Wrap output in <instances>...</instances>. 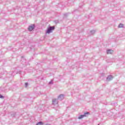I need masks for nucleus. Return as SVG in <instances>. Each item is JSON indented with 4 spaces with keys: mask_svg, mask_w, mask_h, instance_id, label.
Returning <instances> with one entry per match:
<instances>
[{
    "mask_svg": "<svg viewBox=\"0 0 125 125\" xmlns=\"http://www.w3.org/2000/svg\"><path fill=\"white\" fill-rule=\"evenodd\" d=\"M55 30V26H50L49 27L47 28V29L46 31V33L47 34H50V33H52V31H54Z\"/></svg>",
    "mask_w": 125,
    "mask_h": 125,
    "instance_id": "f257e3e1",
    "label": "nucleus"
},
{
    "mask_svg": "<svg viewBox=\"0 0 125 125\" xmlns=\"http://www.w3.org/2000/svg\"><path fill=\"white\" fill-rule=\"evenodd\" d=\"M95 30H91L90 31V35H94V34H95Z\"/></svg>",
    "mask_w": 125,
    "mask_h": 125,
    "instance_id": "6e6552de",
    "label": "nucleus"
},
{
    "mask_svg": "<svg viewBox=\"0 0 125 125\" xmlns=\"http://www.w3.org/2000/svg\"><path fill=\"white\" fill-rule=\"evenodd\" d=\"M52 103L53 105H56L58 104V99H54L52 100Z\"/></svg>",
    "mask_w": 125,
    "mask_h": 125,
    "instance_id": "39448f33",
    "label": "nucleus"
},
{
    "mask_svg": "<svg viewBox=\"0 0 125 125\" xmlns=\"http://www.w3.org/2000/svg\"><path fill=\"white\" fill-rule=\"evenodd\" d=\"M35 27H36V25L31 24L29 26L28 29V30H29L30 32H31V31H33V30L35 29Z\"/></svg>",
    "mask_w": 125,
    "mask_h": 125,
    "instance_id": "f03ea898",
    "label": "nucleus"
},
{
    "mask_svg": "<svg viewBox=\"0 0 125 125\" xmlns=\"http://www.w3.org/2000/svg\"><path fill=\"white\" fill-rule=\"evenodd\" d=\"M119 28H124V24L123 23H120L119 25Z\"/></svg>",
    "mask_w": 125,
    "mask_h": 125,
    "instance_id": "9b49d317",
    "label": "nucleus"
},
{
    "mask_svg": "<svg viewBox=\"0 0 125 125\" xmlns=\"http://www.w3.org/2000/svg\"><path fill=\"white\" fill-rule=\"evenodd\" d=\"M83 118H84V116L83 115H81L78 117V119L79 120H81L82 119H83Z\"/></svg>",
    "mask_w": 125,
    "mask_h": 125,
    "instance_id": "1a4fd4ad",
    "label": "nucleus"
},
{
    "mask_svg": "<svg viewBox=\"0 0 125 125\" xmlns=\"http://www.w3.org/2000/svg\"><path fill=\"white\" fill-rule=\"evenodd\" d=\"M55 23H56V24H57V23H59V21H55Z\"/></svg>",
    "mask_w": 125,
    "mask_h": 125,
    "instance_id": "f3484780",
    "label": "nucleus"
},
{
    "mask_svg": "<svg viewBox=\"0 0 125 125\" xmlns=\"http://www.w3.org/2000/svg\"><path fill=\"white\" fill-rule=\"evenodd\" d=\"M68 13H64V14H63V15H64V16H68Z\"/></svg>",
    "mask_w": 125,
    "mask_h": 125,
    "instance_id": "dca6fc26",
    "label": "nucleus"
},
{
    "mask_svg": "<svg viewBox=\"0 0 125 125\" xmlns=\"http://www.w3.org/2000/svg\"><path fill=\"white\" fill-rule=\"evenodd\" d=\"M88 115H89V112H86L84 113L83 114L84 117H87Z\"/></svg>",
    "mask_w": 125,
    "mask_h": 125,
    "instance_id": "9d476101",
    "label": "nucleus"
},
{
    "mask_svg": "<svg viewBox=\"0 0 125 125\" xmlns=\"http://www.w3.org/2000/svg\"><path fill=\"white\" fill-rule=\"evenodd\" d=\"M114 52V51L113 50L111 49H108L107 50V54H112Z\"/></svg>",
    "mask_w": 125,
    "mask_h": 125,
    "instance_id": "0eeeda50",
    "label": "nucleus"
},
{
    "mask_svg": "<svg viewBox=\"0 0 125 125\" xmlns=\"http://www.w3.org/2000/svg\"><path fill=\"white\" fill-rule=\"evenodd\" d=\"M21 62H22V64H26V60H25V58L23 56L21 57Z\"/></svg>",
    "mask_w": 125,
    "mask_h": 125,
    "instance_id": "423d86ee",
    "label": "nucleus"
},
{
    "mask_svg": "<svg viewBox=\"0 0 125 125\" xmlns=\"http://www.w3.org/2000/svg\"><path fill=\"white\" fill-rule=\"evenodd\" d=\"M64 99V95L63 94H60L58 97V100H60V101H62Z\"/></svg>",
    "mask_w": 125,
    "mask_h": 125,
    "instance_id": "20e7f679",
    "label": "nucleus"
},
{
    "mask_svg": "<svg viewBox=\"0 0 125 125\" xmlns=\"http://www.w3.org/2000/svg\"><path fill=\"white\" fill-rule=\"evenodd\" d=\"M16 115V113H15L14 114V115H13V117H15V115Z\"/></svg>",
    "mask_w": 125,
    "mask_h": 125,
    "instance_id": "a211bd4d",
    "label": "nucleus"
},
{
    "mask_svg": "<svg viewBox=\"0 0 125 125\" xmlns=\"http://www.w3.org/2000/svg\"><path fill=\"white\" fill-rule=\"evenodd\" d=\"M43 125V123L42 122H38L36 125Z\"/></svg>",
    "mask_w": 125,
    "mask_h": 125,
    "instance_id": "f8f14e48",
    "label": "nucleus"
},
{
    "mask_svg": "<svg viewBox=\"0 0 125 125\" xmlns=\"http://www.w3.org/2000/svg\"><path fill=\"white\" fill-rule=\"evenodd\" d=\"M0 98H1L2 99L4 98V96L0 94Z\"/></svg>",
    "mask_w": 125,
    "mask_h": 125,
    "instance_id": "2eb2a0df",
    "label": "nucleus"
},
{
    "mask_svg": "<svg viewBox=\"0 0 125 125\" xmlns=\"http://www.w3.org/2000/svg\"><path fill=\"white\" fill-rule=\"evenodd\" d=\"M49 84H53V80H51L49 82Z\"/></svg>",
    "mask_w": 125,
    "mask_h": 125,
    "instance_id": "ddd939ff",
    "label": "nucleus"
},
{
    "mask_svg": "<svg viewBox=\"0 0 125 125\" xmlns=\"http://www.w3.org/2000/svg\"><path fill=\"white\" fill-rule=\"evenodd\" d=\"M28 85H29V83H25V87L27 88L28 87Z\"/></svg>",
    "mask_w": 125,
    "mask_h": 125,
    "instance_id": "4468645a",
    "label": "nucleus"
},
{
    "mask_svg": "<svg viewBox=\"0 0 125 125\" xmlns=\"http://www.w3.org/2000/svg\"><path fill=\"white\" fill-rule=\"evenodd\" d=\"M113 79H114V77L112 76V75H109L106 78V81L107 82H110V81H112V80H113Z\"/></svg>",
    "mask_w": 125,
    "mask_h": 125,
    "instance_id": "7ed1b4c3",
    "label": "nucleus"
}]
</instances>
